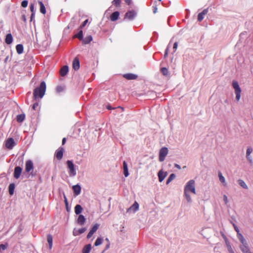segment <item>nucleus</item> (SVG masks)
I'll list each match as a JSON object with an SVG mask.
<instances>
[{"mask_svg": "<svg viewBox=\"0 0 253 253\" xmlns=\"http://www.w3.org/2000/svg\"><path fill=\"white\" fill-rule=\"evenodd\" d=\"M189 192H191L196 194L195 182L194 180H189L186 184L184 187V196L188 202H191V198L189 194Z\"/></svg>", "mask_w": 253, "mask_h": 253, "instance_id": "f257e3e1", "label": "nucleus"}, {"mask_svg": "<svg viewBox=\"0 0 253 253\" xmlns=\"http://www.w3.org/2000/svg\"><path fill=\"white\" fill-rule=\"evenodd\" d=\"M46 90V84L44 82H42L39 87L35 88L34 95L36 98L43 97Z\"/></svg>", "mask_w": 253, "mask_h": 253, "instance_id": "f03ea898", "label": "nucleus"}, {"mask_svg": "<svg viewBox=\"0 0 253 253\" xmlns=\"http://www.w3.org/2000/svg\"><path fill=\"white\" fill-rule=\"evenodd\" d=\"M232 85L236 95V101L237 102H239L241 99V94L242 92L241 88L240 87L238 82L235 80L233 81Z\"/></svg>", "mask_w": 253, "mask_h": 253, "instance_id": "7ed1b4c3", "label": "nucleus"}, {"mask_svg": "<svg viewBox=\"0 0 253 253\" xmlns=\"http://www.w3.org/2000/svg\"><path fill=\"white\" fill-rule=\"evenodd\" d=\"M168 152L169 150L167 147H163L160 149L159 156V160L160 162H163L165 160Z\"/></svg>", "mask_w": 253, "mask_h": 253, "instance_id": "20e7f679", "label": "nucleus"}, {"mask_svg": "<svg viewBox=\"0 0 253 253\" xmlns=\"http://www.w3.org/2000/svg\"><path fill=\"white\" fill-rule=\"evenodd\" d=\"M68 169H69V173L70 176H73L76 174V171L74 168V165L72 161L68 160L67 161Z\"/></svg>", "mask_w": 253, "mask_h": 253, "instance_id": "39448f33", "label": "nucleus"}, {"mask_svg": "<svg viewBox=\"0 0 253 253\" xmlns=\"http://www.w3.org/2000/svg\"><path fill=\"white\" fill-rule=\"evenodd\" d=\"M15 145V142L12 138L7 139L5 142V146L9 149H12Z\"/></svg>", "mask_w": 253, "mask_h": 253, "instance_id": "423d86ee", "label": "nucleus"}, {"mask_svg": "<svg viewBox=\"0 0 253 253\" xmlns=\"http://www.w3.org/2000/svg\"><path fill=\"white\" fill-rule=\"evenodd\" d=\"M99 226V225L97 223L95 224L92 228L91 229L89 233H88L87 235V238L89 239L90 238L93 234L97 231V230L98 229Z\"/></svg>", "mask_w": 253, "mask_h": 253, "instance_id": "0eeeda50", "label": "nucleus"}, {"mask_svg": "<svg viewBox=\"0 0 253 253\" xmlns=\"http://www.w3.org/2000/svg\"><path fill=\"white\" fill-rule=\"evenodd\" d=\"M64 151V149L63 147H60L58 148L55 153V157L57 160H61L62 159Z\"/></svg>", "mask_w": 253, "mask_h": 253, "instance_id": "6e6552de", "label": "nucleus"}, {"mask_svg": "<svg viewBox=\"0 0 253 253\" xmlns=\"http://www.w3.org/2000/svg\"><path fill=\"white\" fill-rule=\"evenodd\" d=\"M34 168V165L31 160H28L26 162L25 171L29 172Z\"/></svg>", "mask_w": 253, "mask_h": 253, "instance_id": "1a4fd4ad", "label": "nucleus"}, {"mask_svg": "<svg viewBox=\"0 0 253 253\" xmlns=\"http://www.w3.org/2000/svg\"><path fill=\"white\" fill-rule=\"evenodd\" d=\"M22 171V169L20 167H16L14 169V177L16 179H18L20 177Z\"/></svg>", "mask_w": 253, "mask_h": 253, "instance_id": "9d476101", "label": "nucleus"}, {"mask_svg": "<svg viewBox=\"0 0 253 253\" xmlns=\"http://www.w3.org/2000/svg\"><path fill=\"white\" fill-rule=\"evenodd\" d=\"M136 15V13L133 11H129L126 13L125 15V19H128L129 20H132Z\"/></svg>", "mask_w": 253, "mask_h": 253, "instance_id": "9b49d317", "label": "nucleus"}, {"mask_svg": "<svg viewBox=\"0 0 253 253\" xmlns=\"http://www.w3.org/2000/svg\"><path fill=\"white\" fill-rule=\"evenodd\" d=\"M252 152L253 149L251 147H248L246 151V157L251 164H252L253 163V160L250 157V155L252 153Z\"/></svg>", "mask_w": 253, "mask_h": 253, "instance_id": "f8f14e48", "label": "nucleus"}, {"mask_svg": "<svg viewBox=\"0 0 253 253\" xmlns=\"http://www.w3.org/2000/svg\"><path fill=\"white\" fill-rule=\"evenodd\" d=\"M208 9H204L202 12L199 13L198 15V20L199 21H201L203 20V19L204 18L205 16L208 13Z\"/></svg>", "mask_w": 253, "mask_h": 253, "instance_id": "ddd939ff", "label": "nucleus"}, {"mask_svg": "<svg viewBox=\"0 0 253 253\" xmlns=\"http://www.w3.org/2000/svg\"><path fill=\"white\" fill-rule=\"evenodd\" d=\"M240 249L243 253H252L250 252L248 245H240Z\"/></svg>", "mask_w": 253, "mask_h": 253, "instance_id": "4468645a", "label": "nucleus"}, {"mask_svg": "<svg viewBox=\"0 0 253 253\" xmlns=\"http://www.w3.org/2000/svg\"><path fill=\"white\" fill-rule=\"evenodd\" d=\"M167 175V172H164L162 170L159 171L158 174V176L159 177V180L160 182H162L164 180L165 178L166 177Z\"/></svg>", "mask_w": 253, "mask_h": 253, "instance_id": "2eb2a0df", "label": "nucleus"}, {"mask_svg": "<svg viewBox=\"0 0 253 253\" xmlns=\"http://www.w3.org/2000/svg\"><path fill=\"white\" fill-rule=\"evenodd\" d=\"M124 77L127 80H135L137 78V76L133 74H126L123 75Z\"/></svg>", "mask_w": 253, "mask_h": 253, "instance_id": "dca6fc26", "label": "nucleus"}, {"mask_svg": "<svg viewBox=\"0 0 253 253\" xmlns=\"http://www.w3.org/2000/svg\"><path fill=\"white\" fill-rule=\"evenodd\" d=\"M123 169H124V174L125 177H127L129 175L127 165L126 162V161H124L123 162Z\"/></svg>", "mask_w": 253, "mask_h": 253, "instance_id": "f3484780", "label": "nucleus"}, {"mask_svg": "<svg viewBox=\"0 0 253 253\" xmlns=\"http://www.w3.org/2000/svg\"><path fill=\"white\" fill-rule=\"evenodd\" d=\"M73 67L75 70H77L80 68V62L78 58L74 59L73 63Z\"/></svg>", "mask_w": 253, "mask_h": 253, "instance_id": "a211bd4d", "label": "nucleus"}, {"mask_svg": "<svg viewBox=\"0 0 253 253\" xmlns=\"http://www.w3.org/2000/svg\"><path fill=\"white\" fill-rule=\"evenodd\" d=\"M121 109V110H123L124 109L121 106L113 107V106H112V105H111L110 104H106V105H105L104 106V108H103V109H107V110H115V109Z\"/></svg>", "mask_w": 253, "mask_h": 253, "instance_id": "6ab92c4d", "label": "nucleus"}, {"mask_svg": "<svg viewBox=\"0 0 253 253\" xmlns=\"http://www.w3.org/2000/svg\"><path fill=\"white\" fill-rule=\"evenodd\" d=\"M73 189L74 192V194L76 195H78L81 192V188L80 185H76L73 186Z\"/></svg>", "mask_w": 253, "mask_h": 253, "instance_id": "aec40b11", "label": "nucleus"}, {"mask_svg": "<svg viewBox=\"0 0 253 253\" xmlns=\"http://www.w3.org/2000/svg\"><path fill=\"white\" fill-rule=\"evenodd\" d=\"M85 221V218L83 215L80 214L77 219V222L80 225H83Z\"/></svg>", "mask_w": 253, "mask_h": 253, "instance_id": "412c9836", "label": "nucleus"}, {"mask_svg": "<svg viewBox=\"0 0 253 253\" xmlns=\"http://www.w3.org/2000/svg\"><path fill=\"white\" fill-rule=\"evenodd\" d=\"M119 12L118 11L114 12L110 16V19L112 21H116L119 16Z\"/></svg>", "mask_w": 253, "mask_h": 253, "instance_id": "4be33fe9", "label": "nucleus"}, {"mask_svg": "<svg viewBox=\"0 0 253 253\" xmlns=\"http://www.w3.org/2000/svg\"><path fill=\"white\" fill-rule=\"evenodd\" d=\"M52 236L51 235L48 234L47 236V241L49 244V248L50 250H51L52 248Z\"/></svg>", "mask_w": 253, "mask_h": 253, "instance_id": "5701e85b", "label": "nucleus"}, {"mask_svg": "<svg viewBox=\"0 0 253 253\" xmlns=\"http://www.w3.org/2000/svg\"><path fill=\"white\" fill-rule=\"evenodd\" d=\"M13 41V38L11 34H8L6 35L5 38V42L7 44H10Z\"/></svg>", "mask_w": 253, "mask_h": 253, "instance_id": "b1692460", "label": "nucleus"}, {"mask_svg": "<svg viewBox=\"0 0 253 253\" xmlns=\"http://www.w3.org/2000/svg\"><path fill=\"white\" fill-rule=\"evenodd\" d=\"M68 72V67L67 66H63L61 70H60V74L62 76H64L67 74V73Z\"/></svg>", "mask_w": 253, "mask_h": 253, "instance_id": "393cba45", "label": "nucleus"}, {"mask_svg": "<svg viewBox=\"0 0 253 253\" xmlns=\"http://www.w3.org/2000/svg\"><path fill=\"white\" fill-rule=\"evenodd\" d=\"M91 249V244H88L85 246L83 249V253H89Z\"/></svg>", "mask_w": 253, "mask_h": 253, "instance_id": "a878e982", "label": "nucleus"}, {"mask_svg": "<svg viewBox=\"0 0 253 253\" xmlns=\"http://www.w3.org/2000/svg\"><path fill=\"white\" fill-rule=\"evenodd\" d=\"M83 208L80 205H77L75 207V212L77 214H79L82 212Z\"/></svg>", "mask_w": 253, "mask_h": 253, "instance_id": "bb28decb", "label": "nucleus"}, {"mask_svg": "<svg viewBox=\"0 0 253 253\" xmlns=\"http://www.w3.org/2000/svg\"><path fill=\"white\" fill-rule=\"evenodd\" d=\"M25 118V114H20V115H18L17 116L16 120L18 122L21 123L24 120Z\"/></svg>", "mask_w": 253, "mask_h": 253, "instance_id": "cd10ccee", "label": "nucleus"}, {"mask_svg": "<svg viewBox=\"0 0 253 253\" xmlns=\"http://www.w3.org/2000/svg\"><path fill=\"white\" fill-rule=\"evenodd\" d=\"M218 174L220 181L223 184L224 186H226V183L225 182V178L222 175L221 172L220 171H219Z\"/></svg>", "mask_w": 253, "mask_h": 253, "instance_id": "c85d7f7f", "label": "nucleus"}, {"mask_svg": "<svg viewBox=\"0 0 253 253\" xmlns=\"http://www.w3.org/2000/svg\"><path fill=\"white\" fill-rule=\"evenodd\" d=\"M16 49L17 52L18 54H21L23 52V46L22 44H17L16 46Z\"/></svg>", "mask_w": 253, "mask_h": 253, "instance_id": "c756f323", "label": "nucleus"}, {"mask_svg": "<svg viewBox=\"0 0 253 253\" xmlns=\"http://www.w3.org/2000/svg\"><path fill=\"white\" fill-rule=\"evenodd\" d=\"M92 40V38L91 36H88L84 39L83 38L82 41L84 44H87Z\"/></svg>", "mask_w": 253, "mask_h": 253, "instance_id": "7c9ffc66", "label": "nucleus"}, {"mask_svg": "<svg viewBox=\"0 0 253 253\" xmlns=\"http://www.w3.org/2000/svg\"><path fill=\"white\" fill-rule=\"evenodd\" d=\"M39 3L40 4V11L42 13L44 14L45 13H46V9H45V7L43 4V3L40 1H39Z\"/></svg>", "mask_w": 253, "mask_h": 253, "instance_id": "2f4dec72", "label": "nucleus"}, {"mask_svg": "<svg viewBox=\"0 0 253 253\" xmlns=\"http://www.w3.org/2000/svg\"><path fill=\"white\" fill-rule=\"evenodd\" d=\"M14 189L15 185L13 183H11L9 185L8 191L10 195H12L13 194Z\"/></svg>", "mask_w": 253, "mask_h": 253, "instance_id": "473e14b6", "label": "nucleus"}, {"mask_svg": "<svg viewBox=\"0 0 253 253\" xmlns=\"http://www.w3.org/2000/svg\"><path fill=\"white\" fill-rule=\"evenodd\" d=\"M238 183L239 184L242 186L243 188L245 189H248V186L245 183V182L242 179L238 180Z\"/></svg>", "mask_w": 253, "mask_h": 253, "instance_id": "72a5a7b5", "label": "nucleus"}, {"mask_svg": "<svg viewBox=\"0 0 253 253\" xmlns=\"http://www.w3.org/2000/svg\"><path fill=\"white\" fill-rule=\"evenodd\" d=\"M102 242H103L102 238H101L100 237H98L96 240L95 243H94V245L95 246H99L102 243Z\"/></svg>", "mask_w": 253, "mask_h": 253, "instance_id": "f704fd0d", "label": "nucleus"}, {"mask_svg": "<svg viewBox=\"0 0 253 253\" xmlns=\"http://www.w3.org/2000/svg\"><path fill=\"white\" fill-rule=\"evenodd\" d=\"M138 204L136 202H135L134 203L130 208V209H132L133 210H134V211H135L138 210Z\"/></svg>", "mask_w": 253, "mask_h": 253, "instance_id": "c9c22d12", "label": "nucleus"}, {"mask_svg": "<svg viewBox=\"0 0 253 253\" xmlns=\"http://www.w3.org/2000/svg\"><path fill=\"white\" fill-rule=\"evenodd\" d=\"M76 38H78L80 40H83V32L82 30L79 31V32L75 35Z\"/></svg>", "mask_w": 253, "mask_h": 253, "instance_id": "e433bc0d", "label": "nucleus"}, {"mask_svg": "<svg viewBox=\"0 0 253 253\" xmlns=\"http://www.w3.org/2000/svg\"><path fill=\"white\" fill-rule=\"evenodd\" d=\"M175 177V175L174 174H173V173L171 174L167 180V184H168L169 182H170L173 179H174Z\"/></svg>", "mask_w": 253, "mask_h": 253, "instance_id": "4c0bfd02", "label": "nucleus"}, {"mask_svg": "<svg viewBox=\"0 0 253 253\" xmlns=\"http://www.w3.org/2000/svg\"><path fill=\"white\" fill-rule=\"evenodd\" d=\"M8 245L7 243L0 245V252L7 249Z\"/></svg>", "mask_w": 253, "mask_h": 253, "instance_id": "58836bf2", "label": "nucleus"}, {"mask_svg": "<svg viewBox=\"0 0 253 253\" xmlns=\"http://www.w3.org/2000/svg\"><path fill=\"white\" fill-rule=\"evenodd\" d=\"M161 71L164 75H165V76L169 75V71L167 68H162L161 69Z\"/></svg>", "mask_w": 253, "mask_h": 253, "instance_id": "ea45409f", "label": "nucleus"}, {"mask_svg": "<svg viewBox=\"0 0 253 253\" xmlns=\"http://www.w3.org/2000/svg\"><path fill=\"white\" fill-rule=\"evenodd\" d=\"M226 243L227 245V249H228V252L230 253H234L233 250L232 249L231 246L229 245V243L227 244V242L226 241Z\"/></svg>", "mask_w": 253, "mask_h": 253, "instance_id": "a19ab883", "label": "nucleus"}, {"mask_svg": "<svg viewBox=\"0 0 253 253\" xmlns=\"http://www.w3.org/2000/svg\"><path fill=\"white\" fill-rule=\"evenodd\" d=\"M28 1L27 0H23L21 3V5L23 7H26L28 5Z\"/></svg>", "mask_w": 253, "mask_h": 253, "instance_id": "79ce46f5", "label": "nucleus"}, {"mask_svg": "<svg viewBox=\"0 0 253 253\" xmlns=\"http://www.w3.org/2000/svg\"><path fill=\"white\" fill-rule=\"evenodd\" d=\"M30 10L33 12V13L32 14V16H33V15H34V10H35V6H34V4H31V5H30Z\"/></svg>", "mask_w": 253, "mask_h": 253, "instance_id": "37998d69", "label": "nucleus"}, {"mask_svg": "<svg viewBox=\"0 0 253 253\" xmlns=\"http://www.w3.org/2000/svg\"><path fill=\"white\" fill-rule=\"evenodd\" d=\"M240 241L242 243L241 245H247L248 244L247 242H246V240H245V239L244 238L242 239H240Z\"/></svg>", "mask_w": 253, "mask_h": 253, "instance_id": "c03bdc74", "label": "nucleus"}, {"mask_svg": "<svg viewBox=\"0 0 253 253\" xmlns=\"http://www.w3.org/2000/svg\"><path fill=\"white\" fill-rule=\"evenodd\" d=\"M240 241L242 243L241 245H247L248 244L247 242H246V240H245V239L244 238L242 239H240Z\"/></svg>", "mask_w": 253, "mask_h": 253, "instance_id": "a18cd8bd", "label": "nucleus"}, {"mask_svg": "<svg viewBox=\"0 0 253 253\" xmlns=\"http://www.w3.org/2000/svg\"><path fill=\"white\" fill-rule=\"evenodd\" d=\"M85 230H86L85 228H80L79 229L78 232L79 234H82V233H84Z\"/></svg>", "mask_w": 253, "mask_h": 253, "instance_id": "49530a36", "label": "nucleus"}, {"mask_svg": "<svg viewBox=\"0 0 253 253\" xmlns=\"http://www.w3.org/2000/svg\"><path fill=\"white\" fill-rule=\"evenodd\" d=\"M223 201L225 204H227L228 203V198L226 195H224L223 196Z\"/></svg>", "mask_w": 253, "mask_h": 253, "instance_id": "de8ad7c7", "label": "nucleus"}, {"mask_svg": "<svg viewBox=\"0 0 253 253\" xmlns=\"http://www.w3.org/2000/svg\"><path fill=\"white\" fill-rule=\"evenodd\" d=\"M113 2L117 6L119 5L121 2V0H114Z\"/></svg>", "mask_w": 253, "mask_h": 253, "instance_id": "09e8293b", "label": "nucleus"}, {"mask_svg": "<svg viewBox=\"0 0 253 253\" xmlns=\"http://www.w3.org/2000/svg\"><path fill=\"white\" fill-rule=\"evenodd\" d=\"M237 237H238V239H239V240H240V239H243V238H244V236H243L242 235V234H241V233H238L237 234Z\"/></svg>", "mask_w": 253, "mask_h": 253, "instance_id": "8fccbe9b", "label": "nucleus"}, {"mask_svg": "<svg viewBox=\"0 0 253 253\" xmlns=\"http://www.w3.org/2000/svg\"><path fill=\"white\" fill-rule=\"evenodd\" d=\"M177 46H178V43L177 42H175L174 44H173V49L174 50V52L176 51V50L177 49Z\"/></svg>", "mask_w": 253, "mask_h": 253, "instance_id": "3c124183", "label": "nucleus"}, {"mask_svg": "<svg viewBox=\"0 0 253 253\" xmlns=\"http://www.w3.org/2000/svg\"><path fill=\"white\" fill-rule=\"evenodd\" d=\"M39 106V104L38 103H35L33 105V109L34 110H36V109H38V107Z\"/></svg>", "mask_w": 253, "mask_h": 253, "instance_id": "603ef678", "label": "nucleus"}, {"mask_svg": "<svg viewBox=\"0 0 253 253\" xmlns=\"http://www.w3.org/2000/svg\"><path fill=\"white\" fill-rule=\"evenodd\" d=\"M233 225H234V229H235V231L237 232V234L238 233H240V230H239V228H238V227L236 225H235V224H234Z\"/></svg>", "mask_w": 253, "mask_h": 253, "instance_id": "864d4df0", "label": "nucleus"}, {"mask_svg": "<svg viewBox=\"0 0 253 253\" xmlns=\"http://www.w3.org/2000/svg\"><path fill=\"white\" fill-rule=\"evenodd\" d=\"M88 22V19H86L85 20L83 23L82 25V27H83L84 26H85L86 25V24Z\"/></svg>", "mask_w": 253, "mask_h": 253, "instance_id": "5fc2aeb1", "label": "nucleus"}, {"mask_svg": "<svg viewBox=\"0 0 253 253\" xmlns=\"http://www.w3.org/2000/svg\"><path fill=\"white\" fill-rule=\"evenodd\" d=\"M174 167L179 169H181V167L177 164H174Z\"/></svg>", "mask_w": 253, "mask_h": 253, "instance_id": "6e6d98bb", "label": "nucleus"}, {"mask_svg": "<svg viewBox=\"0 0 253 253\" xmlns=\"http://www.w3.org/2000/svg\"><path fill=\"white\" fill-rule=\"evenodd\" d=\"M168 50H169V48L168 47H167V48L166 49V51H165V57H166L168 54Z\"/></svg>", "mask_w": 253, "mask_h": 253, "instance_id": "4d7b16f0", "label": "nucleus"}, {"mask_svg": "<svg viewBox=\"0 0 253 253\" xmlns=\"http://www.w3.org/2000/svg\"><path fill=\"white\" fill-rule=\"evenodd\" d=\"M66 141V138H63L62 139V145H64Z\"/></svg>", "mask_w": 253, "mask_h": 253, "instance_id": "13d9d810", "label": "nucleus"}, {"mask_svg": "<svg viewBox=\"0 0 253 253\" xmlns=\"http://www.w3.org/2000/svg\"><path fill=\"white\" fill-rule=\"evenodd\" d=\"M64 199H65V202L66 205H68V202H67V198H66V196L65 195H64Z\"/></svg>", "mask_w": 253, "mask_h": 253, "instance_id": "bf43d9fd", "label": "nucleus"}, {"mask_svg": "<svg viewBox=\"0 0 253 253\" xmlns=\"http://www.w3.org/2000/svg\"><path fill=\"white\" fill-rule=\"evenodd\" d=\"M13 104L14 105V106L16 107V108H14V109H16V110H18V106L17 105V104H16L15 102H13Z\"/></svg>", "mask_w": 253, "mask_h": 253, "instance_id": "052dcab7", "label": "nucleus"}, {"mask_svg": "<svg viewBox=\"0 0 253 253\" xmlns=\"http://www.w3.org/2000/svg\"><path fill=\"white\" fill-rule=\"evenodd\" d=\"M126 2L128 3V4H129L130 3V0H126Z\"/></svg>", "mask_w": 253, "mask_h": 253, "instance_id": "680f3d73", "label": "nucleus"}, {"mask_svg": "<svg viewBox=\"0 0 253 253\" xmlns=\"http://www.w3.org/2000/svg\"><path fill=\"white\" fill-rule=\"evenodd\" d=\"M57 90L58 91H59L61 90V87H59V86L57 87Z\"/></svg>", "mask_w": 253, "mask_h": 253, "instance_id": "e2e57ef3", "label": "nucleus"}, {"mask_svg": "<svg viewBox=\"0 0 253 253\" xmlns=\"http://www.w3.org/2000/svg\"><path fill=\"white\" fill-rule=\"evenodd\" d=\"M157 10V8H155V9L154 10V13H156Z\"/></svg>", "mask_w": 253, "mask_h": 253, "instance_id": "0e129e2a", "label": "nucleus"}, {"mask_svg": "<svg viewBox=\"0 0 253 253\" xmlns=\"http://www.w3.org/2000/svg\"><path fill=\"white\" fill-rule=\"evenodd\" d=\"M109 248V245H107L106 249H108Z\"/></svg>", "mask_w": 253, "mask_h": 253, "instance_id": "69168bd1", "label": "nucleus"}, {"mask_svg": "<svg viewBox=\"0 0 253 253\" xmlns=\"http://www.w3.org/2000/svg\"><path fill=\"white\" fill-rule=\"evenodd\" d=\"M106 240L108 241V239L107 238L106 239Z\"/></svg>", "mask_w": 253, "mask_h": 253, "instance_id": "338daca9", "label": "nucleus"}, {"mask_svg": "<svg viewBox=\"0 0 253 253\" xmlns=\"http://www.w3.org/2000/svg\"><path fill=\"white\" fill-rule=\"evenodd\" d=\"M159 1H161L162 0H158Z\"/></svg>", "mask_w": 253, "mask_h": 253, "instance_id": "774afa93", "label": "nucleus"}]
</instances>
